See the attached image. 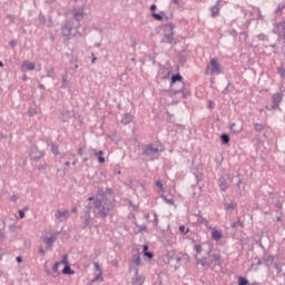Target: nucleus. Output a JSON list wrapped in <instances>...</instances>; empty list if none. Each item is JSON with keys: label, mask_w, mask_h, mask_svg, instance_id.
Listing matches in <instances>:
<instances>
[{"label": "nucleus", "mask_w": 285, "mask_h": 285, "mask_svg": "<svg viewBox=\"0 0 285 285\" xmlns=\"http://www.w3.org/2000/svg\"><path fill=\"white\" fill-rule=\"evenodd\" d=\"M176 28L175 23H165L164 24V37L161 38V43L165 45H176V41L174 40V29Z\"/></svg>", "instance_id": "f257e3e1"}, {"label": "nucleus", "mask_w": 285, "mask_h": 285, "mask_svg": "<svg viewBox=\"0 0 285 285\" xmlns=\"http://www.w3.org/2000/svg\"><path fill=\"white\" fill-rule=\"evenodd\" d=\"M220 73H223V68L217 58L210 59L209 65L206 67V75L214 76Z\"/></svg>", "instance_id": "f03ea898"}, {"label": "nucleus", "mask_w": 285, "mask_h": 285, "mask_svg": "<svg viewBox=\"0 0 285 285\" xmlns=\"http://www.w3.org/2000/svg\"><path fill=\"white\" fill-rule=\"evenodd\" d=\"M283 97H284V95L282 92H275L272 96V105H266V109L268 111L278 110L279 105L283 101Z\"/></svg>", "instance_id": "7ed1b4c3"}, {"label": "nucleus", "mask_w": 285, "mask_h": 285, "mask_svg": "<svg viewBox=\"0 0 285 285\" xmlns=\"http://www.w3.org/2000/svg\"><path fill=\"white\" fill-rule=\"evenodd\" d=\"M72 18L77 22L76 28H80V22L87 18V13L85 12L83 7L80 8H73L71 10Z\"/></svg>", "instance_id": "20e7f679"}, {"label": "nucleus", "mask_w": 285, "mask_h": 285, "mask_svg": "<svg viewBox=\"0 0 285 285\" xmlns=\"http://www.w3.org/2000/svg\"><path fill=\"white\" fill-rule=\"evenodd\" d=\"M273 33L278 37V42L285 41V20L274 24Z\"/></svg>", "instance_id": "39448f33"}, {"label": "nucleus", "mask_w": 285, "mask_h": 285, "mask_svg": "<svg viewBox=\"0 0 285 285\" xmlns=\"http://www.w3.org/2000/svg\"><path fill=\"white\" fill-rule=\"evenodd\" d=\"M158 154H159V148L154 146V144L151 142L147 144L145 148L141 150V156H145L147 158H151Z\"/></svg>", "instance_id": "423d86ee"}, {"label": "nucleus", "mask_w": 285, "mask_h": 285, "mask_svg": "<svg viewBox=\"0 0 285 285\" xmlns=\"http://www.w3.org/2000/svg\"><path fill=\"white\" fill-rule=\"evenodd\" d=\"M94 207L98 210V215L105 219L107 218L110 209H108L105 205H101V200H99L98 198H96L92 203Z\"/></svg>", "instance_id": "0eeeda50"}, {"label": "nucleus", "mask_w": 285, "mask_h": 285, "mask_svg": "<svg viewBox=\"0 0 285 285\" xmlns=\"http://www.w3.org/2000/svg\"><path fill=\"white\" fill-rule=\"evenodd\" d=\"M174 261L176 262L174 265V268L177 271L180 268L181 262H186V263L189 262V256L188 254H176Z\"/></svg>", "instance_id": "6e6552de"}, {"label": "nucleus", "mask_w": 285, "mask_h": 285, "mask_svg": "<svg viewBox=\"0 0 285 285\" xmlns=\"http://www.w3.org/2000/svg\"><path fill=\"white\" fill-rule=\"evenodd\" d=\"M61 264L65 265L62 269L63 275H73V269L70 268L69 261H68V254H63Z\"/></svg>", "instance_id": "1a4fd4ad"}, {"label": "nucleus", "mask_w": 285, "mask_h": 285, "mask_svg": "<svg viewBox=\"0 0 285 285\" xmlns=\"http://www.w3.org/2000/svg\"><path fill=\"white\" fill-rule=\"evenodd\" d=\"M72 31V22L70 20H66L61 27V35L66 38H69Z\"/></svg>", "instance_id": "9d476101"}, {"label": "nucleus", "mask_w": 285, "mask_h": 285, "mask_svg": "<svg viewBox=\"0 0 285 285\" xmlns=\"http://www.w3.org/2000/svg\"><path fill=\"white\" fill-rule=\"evenodd\" d=\"M179 94H181L184 98L188 97L190 95L189 83L183 82V88L174 90V95Z\"/></svg>", "instance_id": "9b49d317"}, {"label": "nucleus", "mask_w": 285, "mask_h": 285, "mask_svg": "<svg viewBox=\"0 0 285 285\" xmlns=\"http://www.w3.org/2000/svg\"><path fill=\"white\" fill-rule=\"evenodd\" d=\"M70 216L68 209H65L63 212H60V209H57L55 213V218L59 219L60 222L68 219Z\"/></svg>", "instance_id": "f8f14e48"}, {"label": "nucleus", "mask_w": 285, "mask_h": 285, "mask_svg": "<svg viewBox=\"0 0 285 285\" xmlns=\"http://www.w3.org/2000/svg\"><path fill=\"white\" fill-rule=\"evenodd\" d=\"M51 151L60 159L65 157V153L59 150V146L57 144H51Z\"/></svg>", "instance_id": "ddd939ff"}, {"label": "nucleus", "mask_w": 285, "mask_h": 285, "mask_svg": "<svg viewBox=\"0 0 285 285\" xmlns=\"http://www.w3.org/2000/svg\"><path fill=\"white\" fill-rule=\"evenodd\" d=\"M30 155H31V159L32 160L39 161L41 158H43L45 153H43V150H39L37 153V151H35V149H32Z\"/></svg>", "instance_id": "4468645a"}, {"label": "nucleus", "mask_w": 285, "mask_h": 285, "mask_svg": "<svg viewBox=\"0 0 285 285\" xmlns=\"http://www.w3.org/2000/svg\"><path fill=\"white\" fill-rule=\"evenodd\" d=\"M184 78L180 73H174L171 76V79H170V87L173 88V86L176 83V82H183Z\"/></svg>", "instance_id": "2eb2a0df"}, {"label": "nucleus", "mask_w": 285, "mask_h": 285, "mask_svg": "<svg viewBox=\"0 0 285 285\" xmlns=\"http://www.w3.org/2000/svg\"><path fill=\"white\" fill-rule=\"evenodd\" d=\"M72 115H73L72 110H63L61 112V120H62V122H67L68 119H70L72 117Z\"/></svg>", "instance_id": "dca6fc26"}, {"label": "nucleus", "mask_w": 285, "mask_h": 285, "mask_svg": "<svg viewBox=\"0 0 285 285\" xmlns=\"http://www.w3.org/2000/svg\"><path fill=\"white\" fill-rule=\"evenodd\" d=\"M104 206H106L107 209L111 212L115 208V200H114V198H106L104 200Z\"/></svg>", "instance_id": "f3484780"}, {"label": "nucleus", "mask_w": 285, "mask_h": 285, "mask_svg": "<svg viewBox=\"0 0 285 285\" xmlns=\"http://www.w3.org/2000/svg\"><path fill=\"white\" fill-rule=\"evenodd\" d=\"M219 187L223 193L229 188V184L226 181L225 177L219 178Z\"/></svg>", "instance_id": "a211bd4d"}, {"label": "nucleus", "mask_w": 285, "mask_h": 285, "mask_svg": "<svg viewBox=\"0 0 285 285\" xmlns=\"http://www.w3.org/2000/svg\"><path fill=\"white\" fill-rule=\"evenodd\" d=\"M36 67L37 66L35 65V62H31L28 60H24L22 63V68H24L27 71H32V70H35Z\"/></svg>", "instance_id": "6ab92c4d"}, {"label": "nucleus", "mask_w": 285, "mask_h": 285, "mask_svg": "<svg viewBox=\"0 0 285 285\" xmlns=\"http://www.w3.org/2000/svg\"><path fill=\"white\" fill-rule=\"evenodd\" d=\"M131 120H132L131 114L126 112V114H124V116H122L121 124L125 125V126H127V125H129V124L131 122Z\"/></svg>", "instance_id": "aec40b11"}, {"label": "nucleus", "mask_w": 285, "mask_h": 285, "mask_svg": "<svg viewBox=\"0 0 285 285\" xmlns=\"http://www.w3.org/2000/svg\"><path fill=\"white\" fill-rule=\"evenodd\" d=\"M230 227L234 230H238L239 228H244V223L243 220H234L233 223H230Z\"/></svg>", "instance_id": "412c9836"}, {"label": "nucleus", "mask_w": 285, "mask_h": 285, "mask_svg": "<svg viewBox=\"0 0 285 285\" xmlns=\"http://www.w3.org/2000/svg\"><path fill=\"white\" fill-rule=\"evenodd\" d=\"M284 9H285V3H278L276 10L274 11L275 18L282 17Z\"/></svg>", "instance_id": "4be33fe9"}, {"label": "nucleus", "mask_w": 285, "mask_h": 285, "mask_svg": "<svg viewBox=\"0 0 285 285\" xmlns=\"http://www.w3.org/2000/svg\"><path fill=\"white\" fill-rule=\"evenodd\" d=\"M42 242L47 245V247H51L55 243V236H46L42 238Z\"/></svg>", "instance_id": "5701e85b"}, {"label": "nucleus", "mask_w": 285, "mask_h": 285, "mask_svg": "<svg viewBox=\"0 0 285 285\" xmlns=\"http://www.w3.org/2000/svg\"><path fill=\"white\" fill-rule=\"evenodd\" d=\"M223 237L222 232H219V229H214V232H212V238L216 242L220 240Z\"/></svg>", "instance_id": "b1692460"}, {"label": "nucleus", "mask_w": 285, "mask_h": 285, "mask_svg": "<svg viewBox=\"0 0 285 285\" xmlns=\"http://www.w3.org/2000/svg\"><path fill=\"white\" fill-rule=\"evenodd\" d=\"M176 256H177L176 252H174V250L168 252V253L166 254V261H167V263L169 264V263H171L173 261H175Z\"/></svg>", "instance_id": "393cba45"}, {"label": "nucleus", "mask_w": 285, "mask_h": 285, "mask_svg": "<svg viewBox=\"0 0 285 285\" xmlns=\"http://www.w3.org/2000/svg\"><path fill=\"white\" fill-rule=\"evenodd\" d=\"M144 282L145 278H142V276H140L138 272H136V278L132 281V285L144 284Z\"/></svg>", "instance_id": "a878e982"}, {"label": "nucleus", "mask_w": 285, "mask_h": 285, "mask_svg": "<svg viewBox=\"0 0 285 285\" xmlns=\"http://www.w3.org/2000/svg\"><path fill=\"white\" fill-rule=\"evenodd\" d=\"M91 218L89 216H85L83 224L80 225V228L85 230L87 227H90Z\"/></svg>", "instance_id": "bb28decb"}, {"label": "nucleus", "mask_w": 285, "mask_h": 285, "mask_svg": "<svg viewBox=\"0 0 285 285\" xmlns=\"http://www.w3.org/2000/svg\"><path fill=\"white\" fill-rule=\"evenodd\" d=\"M62 265V261H59L58 263H55L53 267H52V272L55 273L53 277H57L60 275L59 272V266Z\"/></svg>", "instance_id": "cd10ccee"}, {"label": "nucleus", "mask_w": 285, "mask_h": 285, "mask_svg": "<svg viewBox=\"0 0 285 285\" xmlns=\"http://www.w3.org/2000/svg\"><path fill=\"white\" fill-rule=\"evenodd\" d=\"M235 90V86L230 82L226 86V88L223 90V95H228Z\"/></svg>", "instance_id": "c85d7f7f"}, {"label": "nucleus", "mask_w": 285, "mask_h": 285, "mask_svg": "<svg viewBox=\"0 0 285 285\" xmlns=\"http://www.w3.org/2000/svg\"><path fill=\"white\" fill-rule=\"evenodd\" d=\"M76 62H77V57L72 56L70 59V69L73 71L78 69V65Z\"/></svg>", "instance_id": "c756f323"}, {"label": "nucleus", "mask_w": 285, "mask_h": 285, "mask_svg": "<svg viewBox=\"0 0 285 285\" xmlns=\"http://www.w3.org/2000/svg\"><path fill=\"white\" fill-rule=\"evenodd\" d=\"M219 9L216 7V6H213L212 8H210V13H212V18H217L218 16H219Z\"/></svg>", "instance_id": "7c9ffc66"}, {"label": "nucleus", "mask_w": 285, "mask_h": 285, "mask_svg": "<svg viewBox=\"0 0 285 285\" xmlns=\"http://www.w3.org/2000/svg\"><path fill=\"white\" fill-rule=\"evenodd\" d=\"M220 140H222V142H223L224 145H227V144H229V141H230V137H229L228 134L224 132V134H222V136H220Z\"/></svg>", "instance_id": "2f4dec72"}, {"label": "nucleus", "mask_w": 285, "mask_h": 285, "mask_svg": "<svg viewBox=\"0 0 285 285\" xmlns=\"http://www.w3.org/2000/svg\"><path fill=\"white\" fill-rule=\"evenodd\" d=\"M132 264H135L136 266H140L141 265V259L139 254H134L132 256Z\"/></svg>", "instance_id": "473e14b6"}, {"label": "nucleus", "mask_w": 285, "mask_h": 285, "mask_svg": "<svg viewBox=\"0 0 285 285\" xmlns=\"http://www.w3.org/2000/svg\"><path fill=\"white\" fill-rule=\"evenodd\" d=\"M237 207V203H225V209L226 210H234Z\"/></svg>", "instance_id": "72a5a7b5"}, {"label": "nucleus", "mask_w": 285, "mask_h": 285, "mask_svg": "<svg viewBox=\"0 0 285 285\" xmlns=\"http://www.w3.org/2000/svg\"><path fill=\"white\" fill-rule=\"evenodd\" d=\"M254 127H255V130L257 132H262L264 130V128H265V125L258 124V122H254Z\"/></svg>", "instance_id": "f704fd0d"}, {"label": "nucleus", "mask_w": 285, "mask_h": 285, "mask_svg": "<svg viewBox=\"0 0 285 285\" xmlns=\"http://www.w3.org/2000/svg\"><path fill=\"white\" fill-rule=\"evenodd\" d=\"M238 285H249V282L245 278V276H239Z\"/></svg>", "instance_id": "c9c22d12"}, {"label": "nucleus", "mask_w": 285, "mask_h": 285, "mask_svg": "<svg viewBox=\"0 0 285 285\" xmlns=\"http://www.w3.org/2000/svg\"><path fill=\"white\" fill-rule=\"evenodd\" d=\"M257 38H258L259 41L268 42V36L265 35V33H259V35L257 36Z\"/></svg>", "instance_id": "e433bc0d"}, {"label": "nucleus", "mask_w": 285, "mask_h": 285, "mask_svg": "<svg viewBox=\"0 0 285 285\" xmlns=\"http://www.w3.org/2000/svg\"><path fill=\"white\" fill-rule=\"evenodd\" d=\"M277 73L281 76L282 79H285V67H278Z\"/></svg>", "instance_id": "4c0bfd02"}, {"label": "nucleus", "mask_w": 285, "mask_h": 285, "mask_svg": "<svg viewBox=\"0 0 285 285\" xmlns=\"http://www.w3.org/2000/svg\"><path fill=\"white\" fill-rule=\"evenodd\" d=\"M226 4H227V1H225V0H217L215 6L220 10Z\"/></svg>", "instance_id": "58836bf2"}, {"label": "nucleus", "mask_w": 285, "mask_h": 285, "mask_svg": "<svg viewBox=\"0 0 285 285\" xmlns=\"http://www.w3.org/2000/svg\"><path fill=\"white\" fill-rule=\"evenodd\" d=\"M151 17L156 20V21H163V16L156 12L151 13Z\"/></svg>", "instance_id": "ea45409f"}, {"label": "nucleus", "mask_w": 285, "mask_h": 285, "mask_svg": "<svg viewBox=\"0 0 285 285\" xmlns=\"http://www.w3.org/2000/svg\"><path fill=\"white\" fill-rule=\"evenodd\" d=\"M230 130H232V132H234V134L240 132V128H236V124H235V122H233V124L230 125Z\"/></svg>", "instance_id": "a19ab883"}, {"label": "nucleus", "mask_w": 285, "mask_h": 285, "mask_svg": "<svg viewBox=\"0 0 285 285\" xmlns=\"http://www.w3.org/2000/svg\"><path fill=\"white\" fill-rule=\"evenodd\" d=\"M90 213H91V205H86L85 216L90 217Z\"/></svg>", "instance_id": "79ce46f5"}, {"label": "nucleus", "mask_w": 285, "mask_h": 285, "mask_svg": "<svg viewBox=\"0 0 285 285\" xmlns=\"http://www.w3.org/2000/svg\"><path fill=\"white\" fill-rule=\"evenodd\" d=\"M154 220H151V223L154 224V227H157L158 226V216L156 214V212H154Z\"/></svg>", "instance_id": "37998d69"}, {"label": "nucleus", "mask_w": 285, "mask_h": 285, "mask_svg": "<svg viewBox=\"0 0 285 285\" xmlns=\"http://www.w3.org/2000/svg\"><path fill=\"white\" fill-rule=\"evenodd\" d=\"M212 257H213L214 262H216V263L220 262V254H213Z\"/></svg>", "instance_id": "c03bdc74"}, {"label": "nucleus", "mask_w": 285, "mask_h": 285, "mask_svg": "<svg viewBox=\"0 0 285 285\" xmlns=\"http://www.w3.org/2000/svg\"><path fill=\"white\" fill-rule=\"evenodd\" d=\"M179 232L184 235L188 234L189 229H186L185 225H180Z\"/></svg>", "instance_id": "a18cd8bd"}, {"label": "nucleus", "mask_w": 285, "mask_h": 285, "mask_svg": "<svg viewBox=\"0 0 285 285\" xmlns=\"http://www.w3.org/2000/svg\"><path fill=\"white\" fill-rule=\"evenodd\" d=\"M274 266L278 274L282 273L283 269L281 263H274Z\"/></svg>", "instance_id": "49530a36"}, {"label": "nucleus", "mask_w": 285, "mask_h": 285, "mask_svg": "<svg viewBox=\"0 0 285 285\" xmlns=\"http://www.w3.org/2000/svg\"><path fill=\"white\" fill-rule=\"evenodd\" d=\"M67 76H62V83H61V88L66 89L67 88Z\"/></svg>", "instance_id": "de8ad7c7"}, {"label": "nucleus", "mask_w": 285, "mask_h": 285, "mask_svg": "<svg viewBox=\"0 0 285 285\" xmlns=\"http://www.w3.org/2000/svg\"><path fill=\"white\" fill-rule=\"evenodd\" d=\"M39 22H40L41 24H45V23H46V17L43 16V13H40V14H39Z\"/></svg>", "instance_id": "09e8293b"}, {"label": "nucleus", "mask_w": 285, "mask_h": 285, "mask_svg": "<svg viewBox=\"0 0 285 285\" xmlns=\"http://www.w3.org/2000/svg\"><path fill=\"white\" fill-rule=\"evenodd\" d=\"M206 261H207V258H205V256H203V258L197 261V263L200 264L202 266H206Z\"/></svg>", "instance_id": "8fccbe9b"}, {"label": "nucleus", "mask_w": 285, "mask_h": 285, "mask_svg": "<svg viewBox=\"0 0 285 285\" xmlns=\"http://www.w3.org/2000/svg\"><path fill=\"white\" fill-rule=\"evenodd\" d=\"M198 223H199V224H203V225H207V224H208V222L206 220V218H203V216H199Z\"/></svg>", "instance_id": "3c124183"}, {"label": "nucleus", "mask_w": 285, "mask_h": 285, "mask_svg": "<svg viewBox=\"0 0 285 285\" xmlns=\"http://www.w3.org/2000/svg\"><path fill=\"white\" fill-rule=\"evenodd\" d=\"M97 195L100 197H105L106 191L102 189V187L100 189H98Z\"/></svg>", "instance_id": "603ef678"}, {"label": "nucleus", "mask_w": 285, "mask_h": 285, "mask_svg": "<svg viewBox=\"0 0 285 285\" xmlns=\"http://www.w3.org/2000/svg\"><path fill=\"white\" fill-rule=\"evenodd\" d=\"M18 214H19L20 219L26 218V212H23V209H19Z\"/></svg>", "instance_id": "864d4df0"}, {"label": "nucleus", "mask_w": 285, "mask_h": 285, "mask_svg": "<svg viewBox=\"0 0 285 285\" xmlns=\"http://www.w3.org/2000/svg\"><path fill=\"white\" fill-rule=\"evenodd\" d=\"M195 250L197 254H200L203 252L202 245H195Z\"/></svg>", "instance_id": "5fc2aeb1"}, {"label": "nucleus", "mask_w": 285, "mask_h": 285, "mask_svg": "<svg viewBox=\"0 0 285 285\" xmlns=\"http://www.w3.org/2000/svg\"><path fill=\"white\" fill-rule=\"evenodd\" d=\"M7 19L11 22L14 23V16H12L11 13L7 14Z\"/></svg>", "instance_id": "6e6d98bb"}, {"label": "nucleus", "mask_w": 285, "mask_h": 285, "mask_svg": "<svg viewBox=\"0 0 285 285\" xmlns=\"http://www.w3.org/2000/svg\"><path fill=\"white\" fill-rule=\"evenodd\" d=\"M144 255H145L147 258H149V259H151V258L154 257V255L151 254V252H145Z\"/></svg>", "instance_id": "4d7b16f0"}, {"label": "nucleus", "mask_w": 285, "mask_h": 285, "mask_svg": "<svg viewBox=\"0 0 285 285\" xmlns=\"http://www.w3.org/2000/svg\"><path fill=\"white\" fill-rule=\"evenodd\" d=\"M147 232L146 225H139V233Z\"/></svg>", "instance_id": "13d9d810"}, {"label": "nucleus", "mask_w": 285, "mask_h": 285, "mask_svg": "<svg viewBox=\"0 0 285 285\" xmlns=\"http://www.w3.org/2000/svg\"><path fill=\"white\" fill-rule=\"evenodd\" d=\"M165 202H166L168 205H170V206L174 205L173 198H165Z\"/></svg>", "instance_id": "bf43d9fd"}, {"label": "nucleus", "mask_w": 285, "mask_h": 285, "mask_svg": "<svg viewBox=\"0 0 285 285\" xmlns=\"http://www.w3.org/2000/svg\"><path fill=\"white\" fill-rule=\"evenodd\" d=\"M99 164H105L106 159L104 156H98Z\"/></svg>", "instance_id": "052dcab7"}, {"label": "nucleus", "mask_w": 285, "mask_h": 285, "mask_svg": "<svg viewBox=\"0 0 285 285\" xmlns=\"http://www.w3.org/2000/svg\"><path fill=\"white\" fill-rule=\"evenodd\" d=\"M156 186H157L160 190H163V183H161V180H157V181H156Z\"/></svg>", "instance_id": "680f3d73"}, {"label": "nucleus", "mask_w": 285, "mask_h": 285, "mask_svg": "<svg viewBox=\"0 0 285 285\" xmlns=\"http://www.w3.org/2000/svg\"><path fill=\"white\" fill-rule=\"evenodd\" d=\"M105 194L112 196V189H110L109 187H107Z\"/></svg>", "instance_id": "e2e57ef3"}, {"label": "nucleus", "mask_w": 285, "mask_h": 285, "mask_svg": "<svg viewBox=\"0 0 285 285\" xmlns=\"http://www.w3.org/2000/svg\"><path fill=\"white\" fill-rule=\"evenodd\" d=\"M39 253L45 256L46 255V249L43 247H39Z\"/></svg>", "instance_id": "0e129e2a"}, {"label": "nucleus", "mask_w": 285, "mask_h": 285, "mask_svg": "<svg viewBox=\"0 0 285 285\" xmlns=\"http://www.w3.org/2000/svg\"><path fill=\"white\" fill-rule=\"evenodd\" d=\"M18 199H19V196H11V198H10V200L13 203L17 202Z\"/></svg>", "instance_id": "69168bd1"}, {"label": "nucleus", "mask_w": 285, "mask_h": 285, "mask_svg": "<svg viewBox=\"0 0 285 285\" xmlns=\"http://www.w3.org/2000/svg\"><path fill=\"white\" fill-rule=\"evenodd\" d=\"M274 256H268V258H267V262H271V263H273L274 262Z\"/></svg>", "instance_id": "338daca9"}, {"label": "nucleus", "mask_w": 285, "mask_h": 285, "mask_svg": "<svg viewBox=\"0 0 285 285\" xmlns=\"http://www.w3.org/2000/svg\"><path fill=\"white\" fill-rule=\"evenodd\" d=\"M283 55H285V40L283 41V49H282Z\"/></svg>", "instance_id": "774afa93"}]
</instances>
